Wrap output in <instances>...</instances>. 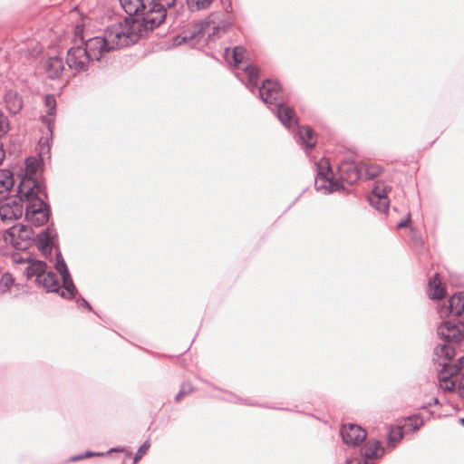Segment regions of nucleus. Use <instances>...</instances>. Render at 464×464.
Here are the masks:
<instances>
[{"label":"nucleus","mask_w":464,"mask_h":464,"mask_svg":"<svg viewBox=\"0 0 464 464\" xmlns=\"http://www.w3.org/2000/svg\"><path fill=\"white\" fill-rule=\"evenodd\" d=\"M123 10L130 15L123 22L117 23L121 27L127 25L137 36V41L144 32L160 26L168 15L176 0H120Z\"/></svg>","instance_id":"obj_1"},{"label":"nucleus","mask_w":464,"mask_h":464,"mask_svg":"<svg viewBox=\"0 0 464 464\" xmlns=\"http://www.w3.org/2000/svg\"><path fill=\"white\" fill-rule=\"evenodd\" d=\"M246 49L241 46L234 47L232 51V59L235 66L242 69L247 75L249 84L259 91V96L263 102L269 105L276 106V116L278 120L288 130L295 128L297 125V121L294 116L293 110L284 105L282 99V90L276 81L266 80L263 82L262 86H258L259 72L258 69L251 64L241 67L245 57Z\"/></svg>","instance_id":"obj_2"},{"label":"nucleus","mask_w":464,"mask_h":464,"mask_svg":"<svg viewBox=\"0 0 464 464\" xmlns=\"http://www.w3.org/2000/svg\"><path fill=\"white\" fill-rule=\"evenodd\" d=\"M316 175L314 177V188L317 191L331 193L341 190L343 182L353 185L362 178V169L360 165L351 160H343L338 166L339 179H334L328 159L323 158L314 164Z\"/></svg>","instance_id":"obj_3"},{"label":"nucleus","mask_w":464,"mask_h":464,"mask_svg":"<svg viewBox=\"0 0 464 464\" xmlns=\"http://www.w3.org/2000/svg\"><path fill=\"white\" fill-rule=\"evenodd\" d=\"M82 45L92 61H100L111 51L126 47L137 42V36L130 28L121 24H111L104 31L103 36H94L87 40L81 38Z\"/></svg>","instance_id":"obj_4"},{"label":"nucleus","mask_w":464,"mask_h":464,"mask_svg":"<svg viewBox=\"0 0 464 464\" xmlns=\"http://www.w3.org/2000/svg\"><path fill=\"white\" fill-rule=\"evenodd\" d=\"M17 196L20 200L27 202L24 210L27 221L36 227L47 223L50 218V208L45 202L47 193L44 184L27 178L20 181L17 188Z\"/></svg>","instance_id":"obj_5"},{"label":"nucleus","mask_w":464,"mask_h":464,"mask_svg":"<svg viewBox=\"0 0 464 464\" xmlns=\"http://www.w3.org/2000/svg\"><path fill=\"white\" fill-rule=\"evenodd\" d=\"M437 334L446 343L435 347V357L443 358V360L452 359L455 355V348L451 346V343L460 347L464 342L463 319L453 318L442 322L437 329Z\"/></svg>","instance_id":"obj_6"},{"label":"nucleus","mask_w":464,"mask_h":464,"mask_svg":"<svg viewBox=\"0 0 464 464\" xmlns=\"http://www.w3.org/2000/svg\"><path fill=\"white\" fill-rule=\"evenodd\" d=\"M439 366H441V370L439 374L440 381L445 383V389L452 391L455 387L457 380L459 376V383L458 386V392L460 397L464 398V355L460 357L457 362L451 363L450 360H443V358H435Z\"/></svg>","instance_id":"obj_7"},{"label":"nucleus","mask_w":464,"mask_h":464,"mask_svg":"<svg viewBox=\"0 0 464 464\" xmlns=\"http://www.w3.org/2000/svg\"><path fill=\"white\" fill-rule=\"evenodd\" d=\"M33 237V229L26 225H20L13 226L8 228L5 236V240L18 250H24L30 246Z\"/></svg>","instance_id":"obj_8"},{"label":"nucleus","mask_w":464,"mask_h":464,"mask_svg":"<svg viewBox=\"0 0 464 464\" xmlns=\"http://www.w3.org/2000/svg\"><path fill=\"white\" fill-rule=\"evenodd\" d=\"M422 425L423 420L420 415H411L397 420L392 425L385 426V435H406L417 431Z\"/></svg>","instance_id":"obj_9"},{"label":"nucleus","mask_w":464,"mask_h":464,"mask_svg":"<svg viewBox=\"0 0 464 464\" xmlns=\"http://www.w3.org/2000/svg\"><path fill=\"white\" fill-rule=\"evenodd\" d=\"M92 62L82 45L71 47L67 51L65 63L69 69L76 72H86Z\"/></svg>","instance_id":"obj_10"},{"label":"nucleus","mask_w":464,"mask_h":464,"mask_svg":"<svg viewBox=\"0 0 464 464\" xmlns=\"http://www.w3.org/2000/svg\"><path fill=\"white\" fill-rule=\"evenodd\" d=\"M55 269L62 276L63 286L64 288V290L62 291L61 293V296L69 299L73 298L76 293V287L72 282L68 267L63 260L61 252H58L56 254Z\"/></svg>","instance_id":"obj_11"},{"label":"nucleus","mask_w":464,"mask_h":464,"mask_svg":"<svg viewBox=\"0 0 464 464\" xmlns=\"http://www.w3.org/2000/svg\"><path fill=\"white\" fill-rule=\"evenodd\" d=\"M55 269L62 276L63 286L64 288V290L62 291L61 293V296L69 299L73 298L76 293V287L72 282L68 267L63 260L61 252H58L56 254Z\"/></svg>","instance_id":"obj_12"},{"label":"nucleus","mask_w":464,"mask_h":464,"mask_svg":"<svg viewBox=\"0 0 464 464\" xmlns=\"http://www.w3.org/2000/svg\"><path fill=\"white\" fill-rule=\"evenodd\" d=\"M23 200L10 199L6 198L0 201V218L4 222H11L19 219L24 213Z\"/></svg>","instance_id":"obj_13"},{"label":"nucleus","mask_w":464,"mask_h":464,"mask_svg":"<svg viewBox=\"0 0 464 464\" xmlns=\"http://www.w3.org/2000/svg\"><path fill=\"white\" fill-rule=\"evenodd\" d=\"M439 313L441 317L451 315L455 319H463L464 322V294H454L449 299V305L441 307Z\"/></svg>","instance_id":"obj_14"},{"label":"nucleus","mask_w":464,"mask_h":464,"mask_svg":"<svg viewBox=\"0 0 464 464\" xmlns=\"http://www.w3.org/2000/svg\"><path fill=\"white\" fill-rule=\"evenodd\" d=\"M112 452H117V453H122L123 454V459H122V460L121 461L120 464H126L127 459H129V458H130L132 456V451H131L130 448L124 446V447L111 448L107 452H98V451L86 450L83 453L71 456L70 459H69V461L70 462H76V461H80V460H82V459H85L91 458V457L109 456Z\"/></svg>","instance_id":"obj_15"},{"label":"nucleus","mask_w":464,"mask_h":464,"mask_svg":"<svg viewBox=\"0 0 464 464\" xmlns=\"http://www.w3.org/2000/svg\"><path fill=\"white\" fill-rule=\"evenodd\" d=\"M56 237L57 233L53 226L42 230L37 235V247L44 256L47 257L52 254Z\"/></svg>","instance_id":"obj_16"},{"label":"nucleus","mask_w":464,"mask_h":464,"mask_svg":"<svg viewBox=\"0 0 464 464\" xmlns=\"http://www.w3.org/2000/svg\"><path fill=\"white\" fill-rule=\"evenodd\" d=\"M65 63L62 57H49L44 63V72L49 79L55 80L62 77L65 71Z\"/></svg>","instance_id":"obj_17"},{"label":"nucleus","mask_w":464,"mask_h":464,"mask_svg":"<svg viewBox=\"0 0 464 464\" xmlns=\"http://www.w3.org/2000/svg\"><path fill=\"white\" fill-rule=\"evenodd\" d=\"M4 102L9 113L14 115L19 113L24 106V100L22 95L12 89L6 90L5 92Z\"/></svg>","instance_id":"obj_18"},{"label":"nucleus","mask_w":464,"mask_h":464,"mask_svg":"<svg viewBox=\"0 0 464 464\" xmlns=\"http://www.w3.org/2000/svg\"><path fill=\"white\" fill-rule=\"evenodd\" d=\"M44 106L46 108V115L42 116L41 120L52 134L54 127L53 117L56 112V99L53 94H47L44 96Z\"/></svg>","instance_id":"obj_19"},{"label":"nucleus","mask_w":464,"mask_h":464,"mask_svg":"<svg viewBox=\"0 0 464 464\" xmlns=\"http://www.w3.org/2000/svg\"><path fill=\"white\" fill-rule=\"evenodd\" d=\"M35 282L46 292L58 293L61 288L57 275L52 271L44 273Z\"/></svg>","instance_id":"obj_20"},{"label":"nucleus","mask_w":464,"mask_h":464,"mask_svg":"<svg viewBox=\"0 0 464 464\" xmlns=\"http://www.w3.org/2000/svg\"><path fill=\"white\" fill-rule=\"evenodd\" d=\"M298 141L304 147L306 153L315 146L316 139L314 137V131L307 126L298 128Z\"/></svg>","instance_id":"obj_21"},{"label":"nucleus","mask_w":464,"mask_h":464,"mask_svg":"<svg viewBox=\"0 0 464 464\" xmlns=\"http://www.w3.org/2000/svg\"><path fill=\"white\" fill-rule=\"evenodd\" d=\"M14 185V174L9 169H0V201L6 199Z\"/></svg>","instance_id":"obj_22"},{"label":"nucleus","mask_w":464,"mask_h":464,"mask_svg":"<svg viewBox=\"0 0 464 464\" xmlns=\"http://www.w3.org/2000/svg\"><path fill=\"white\" fill-rule=\"evenodd\" d=\"M428 287V295L430 299L440 300L445 297L446 290L439 279L438 273L429 279Z\"/></svg>","instance_id":"obj_23"},{"label":"nucleus","mask_w":464,"mask_h":464,"mask_svg":"<svg viewBox=\"0 0 464 464\" xmlns=\"http://www.w3.org/2000/svg\"><path fill=\"white\" fill-rule=\"evenodd\" d=\"M46 263L40 260H30L26 268L27 277H35V281L46 271Z\"/></svg>","instance_id":"obj_24"},{"label":"nucleus","mask_w":464,"mask_h":464,"mask_svg":"<svg viewBox=\"0 0 464 464\" xmlns=\"http://www.w3.org/2000/svg\"><path fill=\"white\" fill-rule=\"evenodd\" d=\"M203 37V33L200 29H194L193 31L184 32L181 35V41H179L178 44L181 43L188 44L190 45H194L196 42H198L199 39Z\"/></svg>","instance_id":"obj_25"},{"label":"nucleus","mask_w":464,"mask_h":464,"mask_svg":"<svg viewBox=\"0 0 464 464\" xmlns=\"http://www.w3.org/2000/svg\"><path fill=\"white\" fill-rule=\"evenodd\" d=\"M360 166L362 169V177L365 179H373L382 170V168L376 164L362 163Z\"/></svg>","instance_id":"obj_26"},{"label":"nucleus","mask_w":464,"mask_h":464,"mask_svg":"<svg viewBox=\"0 0 464 464\" xmlns=\"http://www.w3.org/2000/svg\"><path fill=\"white\" fill-rule=\"evenodd\" d=\"M369 201L372 207H374L380 212H386L389 208V200L387 196L369 197Z\"/></svg>","instance_id":"obj_27"},{"label":"nucleus","mask_w":464,"mask_h":464,"mask_svg":"<svg viewBox=\"0 0 464 464\" xmlns=\"http://www.w3.org/2000/svg\"><path fill=\"white\" fill-rule=\"evenodd\" d=\"M214 0H186L189 11L197 12L208 9Z\"/></svg>","instance_id":"obj_28"},{"label":"nucleus","mask_w":464,"mask_h":464,"mask_svg":"<svg viewBox=\"0 0 464 464\" xmlns=\"http://www.w3.org/2000/svg\"><path fill=\"white\" fill-rule=\"evenodd\" d=\"M14 284V278L8 272L4 273L0 277V294L7 292Z\"/></svg>","instance_id":"obj_29"},{"label":"nucleus","mask_w":464,"mask_h":464,"mask_svg":"<svg viewBox=\"0 0 464 464\" xmlns=\"http://www.w3.org/2000/svg\"><path fill=\"white\" fill-rule=\"evenodd\" d=\"M9 121L7 116L0 110V139L8 132Z\"/></svg>","instance_id":"obj_30"},{"label":"nucleus","mask_w":464,"mask_h":464,"mask_svg":"<svg viewBox=\"0 0 464 464\" xmlns=\"http://www.w3.org/2000/svg\"><path fill=\"white\" fill-rule=\"evenodd\" d=\"M36 169H37V164H35L33 161H30V160L27 159L26 160V172H25V176L21 179V181H23L24 179H25L27 178H31L32 179H34L36 182H38L35 179H34V176L36 173Z\"/></svg>","instance_id":"obj_31"},{"label":"nucleus","mask_w":464,"mask_h":464,"mask_svg":"<svg viewBox=\"0 0 464 464\" xmlns=\"http://www.w3.org/2000/svg\"><path fill=\"white\" fill-rule=\"evenodd\" d=\"M150 447V443L149 440H146L138 450L135 456L133 457L132 464H136L148 451Z\"/></svg>","instance_id":"obj_32"},{"label":"nucleus","mask_w":464,"mask_h":464,"mask_svg":"<svg viewBox=\"0 0 464 464\" xmlns=\"http://www.w3.org/2000/svg\"><path fill=\"white\" fill-rule=\"evenodd\" d=\"M388 188L382 187L380 185H376L372 189V195L371 197H377V194L380 196H387Z\"/></svg>","instance_id":"obj_33"},{"label":"nucleus","mask_w":464,"mask_h":464,"mask_svg":"<svg viewBox=\"0 0 464 464\" xmlns=\"http://www.w3.org/2000/svg\"><path fill=\"white\" fill-rule=\"evenodd\" d=\"M403 437H387V448L394 449Z\"/></svg>","instance_id":"obj_34"},{"label":"nucleus","mask_w":464,"mask_h":464,"mask_svg":"<svg viewBox=\"0 0 464 464\" xmlns=\"http://www.w3.org/2000/svg\"><path fill=\"white\" fill-rule=\"evenodd\" d=\"M348 427H349L350 431H353V432L362 431V432H363V435H367V431L359 425H354V424L350 423V424H348Z\"/></svg>","instance_id":"obj_35"},{"label":"nucleus","mask_w":464,"mask_h":464,"mask_svg":"<svg viewBox=\"0 0 464 464\" xmlns=\"http://www.w3.org/2000/svg\"><path fill=\"white\" fill-rule=\"evenodd\" d=\"M411 222V214L408 213L406 219L401 220L397 224V228H402L408 227L409 223Z\"/></svg>","instance_id":"obj_36"},{"label":"nucleus","mask_w":464,"mask_h":464,"mask_svg":"<svg viewBox=\"0 0 464 464\" xmlns=\"http://www.w3.org/2000/svg\"><path fill=\"white\" fill-rule=\"evenodd\" d=\"M190 391H191V389L186 390V389H185V386H183V387H182V389H181V390L178 392V394L176 395V397H175V401H176L177 402H179V401L181 400V398H182L185 394L188 393Z\"/></svg>","instance_id":"obj_37"},{"label":"nucleus","mask_w":464,"mask_h":464,"mask_svg":"<svg viewBox=\"0 0 464 464\" xmlns=\"http://www.w3.org/2000/svg\"><path fill=\"white\" fill-rule=\"evenodd\" d=\"M76 303L78 304V306H82V307H85L89 310H91V305L90 304L83 298V297H80L76 300Z\"/></svg>","instance_id":"obj_38"},{"label":"nucleus","mask_w":464,"mask_h":464,"mask_svg":"<svg viewBox=\"0 0 464 464\" xmlns=\"http://www.w3.org/2000/svg\"><path fill=\"white\" fill-rule=\"evenodd\" d=\"M5 150H4V145L0 141V165L3 163V161L5 160Z\"/></svg>","instance_id":"obj_39"},{"label":"nucleus","mask_w":464,"mask_h":464,"mask_svg":"<svg viewBox=\"0 0 464 464\" xmlns=\"http://www.w3.org/2000/svg\"><path fill=\"white\" fill-rule=\"evenodd\" d=\"M346 427H347V425H346V424H344V425H343V426H342L341 430H340V435H341V436H343V435H350V434H349V432H348V431H347V430H346Z\"/></svg>","instance_id":"obj_40"},{"label":"nucleus","mask_w":464,"mask_h":464,"mask_svg":"<svg viewBox=\"0 0 464 464\" xmlns=\"http://www.w3.org/2000/svg\"><path fill=\"white\" fill-rule=\"evenodd\" d=\"M460 423L464 425V417L460 419Z\"/></svg>","instance_id":"obj_41"}]
</instances>
